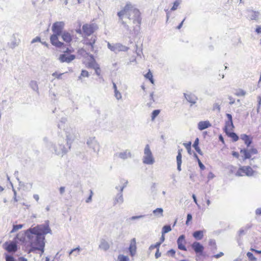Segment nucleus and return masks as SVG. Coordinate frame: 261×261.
Returning <instances> with one entry per match:
<instances>
[{
  "label": "nucleus",
  "mask_w": 261,
  "mask_h": 261,
  "mask_svg": "<svg viewBox=\"0 0 261 261\" xmlns=\"http://www.w3.org/2000/svg\"><path fill=\"white\" fill-rule=\"evenodd\" d=\"M96 29V25L94 24H84L82 29L85 35L90 36L92 34H93L95 30Z\"/></svg>",
  "instance_id": "nucleus-10"
},
{
  "label": "nucleus",
  "mask_w": 261,
  "mask_h": 261,
  "mask_svg": "<svg viewBox=\"0 0 261 261\" xmlns=\"http://www.w3.org/2000/svg\"><path fill=\"white\" fill-rule=\"evenodd\" d=\"M249 151L250 152L251 154H255L257 153V150L255 148H251Z\"/></svg>",
  "instance_id": "nucleus-54"
},
{
  "label": "nucleus",
  "mask_w": 261,
  "mask_h": 261,
  "mask_svg": "<svg viewBox=\"0 0 261 261\" xmlns=\"http://www.w3.org/2000/svg\"><path fill=\"white\" fill-rule=\"evenodd\" d=\"M98 248L99 249L104 251H107L110 248V244L106 240L104 239H101L100 240Z\"/></svg>",
  "instance_id": "nucleus-15"
},
{
  "label": "nucleus",
  "mask_w": 261,
  "mask_h": 261,
  "mask_svg": "<svg viewBox=\"0 0 261 261\" xmlns=\"http://www.w3.org/2000/svg\"><path fill=\"white\" fill-rule=\"evenodd\" d=\"M142 161L143 163L146 165H152L155 162L154 157L148 144L145 145Z\"/></svg>",
  "instance_id": "nucleus-6"
},
{
  "label": "nucleus",
  "mask_w": 261,
  "mask_h": 261,
  "mask_svg": "<svg viewBox=\"0 0 261 261\" xmlns=\"http://www.w3.org/2000/svg\"><path fill=\"white\" fill-rule=\"evenodd\" d=\"M186 243L185 237L184 235H181L179 237L177 240L178 248L181 250L186 251L187 248L185 246Z\"/></svg>",
  "instance_id": "nucleus-14"
},
{
  "label": "nucleus",
  "mask_w": 261,
  "mask_h": 261,
  "mask_svg": "<svg viewBox=\"0 0 261 261\" xmlns=\"http://www.w3.org/2000/svg\"><path fill=\"white\" fill-rule=\"evenodd\" d=\"M65 188L64 187H61L59 189L60 193L61 195H63L65 192Z\"/></svg>",
  "instance_id": "nucleus-58"
},
{
  "label": "nucleus",
  "mask_w": 261,
  "mask_h": 261,
  "mask_svg": "<svg viewBox=\"0 0 261 261\" xmlns=\"http://www.w3.org/2000/svg\"><path fill=\"white\" fill-rule=\"evenodd\" d=\"M228 99H229V100H230V101H229V105H233V104H234V102H235V100H234V99L233 97H232L231 96H229V97H228Z\"/></svg>",
  "instance_id": "nucleus-55"
},
{
  "label": "nucleus",
  "mask_w": 261,
  "mask_h": 261,
  "mask_svg": "<svg viewBox=\"0 0 261 261\" xmlns=\"http://www.w3.org/2000/svg\"><path fill=\"white\" fill-rule=\"evenodd\" d=\"M193 236L196 240H200L203 238V231L202 230L195 231L193 232Z\"/></svg>",
  "instance_id": "nucleus-25"
},
{
  "label": "nucleus",
  "mask_w": 261,
  "mask_h": 261,
  "mask_svg": "<svg viewBox=\"0 0 261 261\" xmlns=\"http://www.w3.org/2000/svg\"><path fill=\"white\" fill-rule=\"evenodd\" d=\"M255 213L256 216H261V207L256 208Z\"/></svg>",
  "instance_id": "nucleus-53"
},
{
  "label": "nucleus",
  "mask_w": 261,
  "mask_h": 261,
  "mask_svg": "<svg viewBox=\"0 0 261 261\" xmlns=\"http://www.w3.org/2000/svg\"><path fill=\"white\" fill-rule=\"evenodd\" d=\"M211 126L208 121H200L198 124V128L199 130H202Z\"/></svg>",
  "instance_id": "nucleus-21"
},
{
  "label": "nucleus",
  "mask_w": 261,
  "mask_h": 261,
  "mask_svg": "<svg viewBox=\"0 0 261 261\" xmlns=\"http://www.w3.org/2000/svg\"><path fill=\"white\" fill-rule=\"evenodd\" d=\"M18 240L23 241L24 238H19V234H18L12 241L6 242L3 244L4 248L9 252H15L17 250Z\"/></svg>",
  "instance_id": "nucleus-5"
},
{
  "label": "nucleus",
  "mask_w": 261,
  "mask_h": 261,
  "mask_svg": "<svg viewBox=\"0 0 261 261\" xmlns=\"http://www.w3.org/2000/svg\"><path fill=\"white\" fill-rule=\"evenodd\" d=\"M96 41V37L92 36L90 39H87L86 40V44L91 46V50H93L94 48V44Z\"/></svg>",
  "instance_id": "nucleus-27"
},
{
  "label": "nucleus",
  "mask_w": 261,
  "mask_h": 261,
  "mask_svg": "<svg viewBox=\"0 0 261 261\" xmlns=\"http://www.w3.org/2000/svg\"><path fill=\"white\" fill-rule=\"evenodd\" d=\"M229 137L231 138L232 140L234 142H236L239 140V137L238 135L233 132H229L228 133H226Z\"/></svg>",
  "instance_id": "nucleus-32"
},
{
  "label": "nucleus",
  "mask_w": 261,
  "mask_h": 261,
  "mask_svg": "<svg viewBox=\"0 0 261 261\" xmlns=\"http://www.w3.org/2000/svg\"><path fill=\"white\" fill-rule=\"evenodd\" d=\"M199 144V139L198 138H196L194 142V144L193 145V147L195 148L196 151L200 154L202 155V153L200 149V148L198 146Z\"/></svg>",
  "instance_id": "nucleus-31"
},
{
  "label": "nucleus",
  "mask_w": 261,
  "mask_h": 261,
  "mask_svg": "<svg viewBox=\"0 0 261 261\" xmlns=\"http://www.w3.org/2000/svg\"><path fill=\"white\" fill-rule=\"evenodd\" d=\"M95 74L97 75L100 76V68H97V69H96V70H95Z\"/></svg>",
  "instance_id": "nucleus-61"
},
{
  "label": "nucleus",
  "mask_w": 261,
  "mask_h": 261,
  "mask_svg": "<svg viewBox=\"0 0 261 261\" xmlns=\"http://www.w3.org/2000/svg\"><path fill=\"white\" fill-rule=\"evenodd\" d=\"M152 213L157 217H162L163 216V209L162 208H157L153 211Z\"/></svg>",
  "instance_id": "nucleus-30"
},
{
  "label": "nucleus",
  "mask_w": 261,
  "mask_h": 261,
  "mask_svg": "<svg viewBox=\"0 0 261 261\" xmlns=\"http://www.w3.org/2000/svg\"><path fill=\"white\" fill-rule=\"evenodd\" d=\"M147 215H139V216H134L129 218L130 220H136L138 219H140L141 218H143L145 217H146Z\"/></svg>",
  "instance_id": "nucleus-39"
},
{
  "label": "nucleus",
  "mask_w": 261,
  "mask_h": 261,
  "mask_svg": "<svg viewBox=\"0 0 261 261\" xmlns=\"http://www.w3.org/2000/svg\"><path fill=\"white\" fill-rule=\"evenodd\" d=\"M195 155L197 158L198 165H199V166L200 169L202 170H204L205 168L204 165L201 163L200 160L198 158V156H197V155L196 154H195Z\"/></svg>",
  "instance_id": "nucleus-43"
},
{
  "label": "nucleus",
  "mask_w": 261,
  "mask_h": 261,
  "mask_svg": "<svg viewBox=\"0 0 261 261\" xmlns=\"http://www.w3.org/2000/svg\"><path fill=\"white\" fill-rule=\"evenodd\" d=\"M247 256L250 261H256V258L255 257L251 252H248L247 253Z\"/></svg>",
  "instance_id": "nucleus-40"
},
{
  "label": "nucleus",
  "mask_w": 261,
  "mask_h": 261,
  "mask_svg": "<svg viewBox=\"0 0 261 261\" xmlns=\"http://www.w3.org/2000/svg\"><path fill=\"white\" fill-rule=\"evenodd\" d=\"M161 244L162 242H159L154 244L155 248H156V250L159 249L160 246H161Z\"/></svg>",
  "instance_id": "nucleus-63"
},
{
  "label": "nucleus",
  "mask_w": 261,
  "mask_h": 261,
  "mask_svg": "<svg viewBox=\"0 0 261 261\" xmlns=\"http://www.w3.org/2000/svg\"><path fill=\"white\" fill-rule=\"evenodd\" d=\"M240 152L244 155V160L250 159L251 158V154L249 150L243 149L241 150Z\"/></svg>",
  "instance_id": "nucleus-29"
},
{
  "label": "nucleus",
  "mask_w": 261,
  "mask_h": 261,
  "mask_svg": "<svg viewBox=\"0 0 261 261\" xmlns=\"http://www.w3.org/2000/svg\"><path fill=\"white\" fill-rule=\"evenodd\" d=\"M23 226L22 224H18V225H14L13 226V228L11 231V233L14 232L17 230L21 229Z\"/></svg>",
  "instance_id": "nucleus-38"
},
{
  "label": "nucleus",
  "mask_w": 261,
  "mask_h": 261,
  "mask_svg": "<svg viewBox=\"0 0 261 261\" xmlns=\"http://www.w3.org/2000/svg\"><path fill=\"white\" fill-rule=\"evenodd\" d=\"M182 149H178V154L176 156V162H177V169L178 171H180L181 170V165L182 163V160H181V158H182L181 152H182Z\"/></svg>",
  "instance_id": "nucleus-20"
},
{
  "label": "nucleus",
  "mask_w": 261,
  "mask_h": 261,
  "mask_svg": "<svg viewBox=\"0 0 261 261\" xmlns=\"http://www.w3.org/2000/svg\"><path fill=\"white\" fill-rule=\"evenodd\" d=\"M258 174V172L253 170L250 166H242L236 173L237 176H242L246 175L247 176H254Z\"/></svg>",
  "instance_id": "nucleus-7"
},
{
  "label": "nucleus",
  "mask_w": 261,
  "mask_h": 261,
  "mask_svg": "<svg viewBox=\"0 0 261 261\" xmlns=\"http://www.w3.org/2000/svg\"><path fill=\"white\" fill-rule=\"evenodd\" d=\"M255 32L257 34L261 33V26H259V25L257 26V27L255 29Z\"/></svg>",
  "instance_id": "nucleus-62"
},
{
  "label": "nucleus",
  "mask_w": 261,
  "mask_h": 261,
  "mask_svg": "<svg viewBox=\"0 0 261 261\" xmlns=\"http://www.w3.org/2000/svg\"><path fill=\"white\" fill-rule=\"evenodd\" d=\"M29 85L33 90L37 92V93H39L38 85V83L37 81H33V80L31 81Z\"/></svg>",
  "instance_id": "nucleus-26"
},
{
  "label": "nucleus",
  "mask_w": 261,
  "mask_h": 261,
  "mask_svg": "<svg viewBox=\"0 0 261 261\" xmlns=\"http://www.w3.org/2000/svg\"><path fill=\"white\" fill-rule=\"evenodd\" d=\"M234 127L232 121H227L225 122L224 131L225 133H228V130H232Z\"/></svg>",
  "instance_id": "nucleus-24"
},
{
  "label": "nucleus",
  "mask_w": 261,
  "mask_h": 261,
  "mask_svg": "<svg viewBox=\"0 0 261 261\" xmlns=\"http://www.w3.org/2000/svg\"><path fill=\"white\" fill-rule=\"evenodd\" d=\"M51 230L49 226V221L44 224L37 225L33 228H30L25 231V235L30 244V251L38 250L43 253L45 247V235L51 233Z\"/></svg>",
  "instance_id": "nucleus-2"
},
{
  "label": "nucleus",
  "mask_w": 261,
  "mask_h": 261,
  "mask_svg": "<svg viewBox=\"0 0 261 261\" xmlns=\"http://www.w3.org/2000/svg\"><path fill=\"white\" fill-rule=\"evenodd\" d=\"M37 42H41V39L39 37H36L35 38H34L32 41L31 43H34Z\"/></svg>",
  "instance_id": "nucleus-51"
},
{
  "label": "nucleus",
  "mask_w": 261,
  "mask_h": 261,
  "mask_svg": "<svg viewBox=\"0 0 261 261\" xmlns=\"http://www.w3.org/2000/svg\"><path fill=\"white\" fill-rule=\"evenodd\" d=\"M223 255H224V253L222 252H220L219 253L215 255L214 257H215L216 258H218L221 257L222 256H223Z\"/></svg>",
  "instance_id": "nucleus-59"
},
{
  "label": "nucleus",
  "mask_w": 261,
  "mask_h": 261,
  "mask_svg": "<svg viewBox=\"0 0 261 261\" xmlns=\"http://www.w3.org/2000/svg\"><path fill=\"white\" fill-rule=\"evenodd\" d=\"M237 96H244L246 94V92L242 89H240L238 91H237L236 94Z\"/></svg>",
  "instance_id": "nucleus-44"
},
{
  "label": "nucleus",
  "mask_w": 261,
  "mask_h": 261,
  "mask_svg": "<svg viewBox=\"0 0 261 261\" xmlns=\"http://www.w3.org/2000/svg\"><path fill=\"white\" fill-rule=\"evenodd\" d=\"M66 119L62 118L58 124V127L60 129H63L66 138V146L64 144V139L63 138H59L57 142L54 144L49 142L47 138H44L43 141L46 143V146L53 153L57 155L63 156L66 154L70 149L71 145L75 137V130L71 127L65 128Z\"/></svg>",
  "instance_id": "nucleus-1"
},
{
  "label": "nucleus",
  "mask_w": 261,
  "mask_h": 261,
  "mask_svg": "<svg viewBox=\"0 0 261 261\" xmlns=\"http://www.w3.org/2000/svg\"><path fill=\"white\" fill-rule=\"evenodd\" d=\"M248 17L250 20H257L259 18L260 13L259 11H254L251 9L247 10Z\"/></svg>",
  "instance_id": "nucleus-13"
},
{
  "label": "nucleus",
  "mask_w": 261,
  "mask_h": 261,
  "mask_svg": "<svg viewBox=\"0 0 261 261\" xmlns=\"http://www.w3.org/2000/svg\"><path fill=\"white\" fill-rule=\"evenodd\" d=\"M241 139L244 141V143L247 147H249L252 143L251 139H250L249 137L246 134L241 135Z\"/></svg>",
  "instance_id": "nucleus-23"
},
{
  "label": "nucleus",
  "mask_w": 261,
  "mask_h": 261,
  "mask_svg": "<svg viewBox=\"0 0 261 261\" xmlns=\"http://www.w3.org/2000/svg\"><path fill=\"white\" fill-rule=\"evenodd\" d=\"M209 245L210 246H215L216 245L215 241L214 240H210L209 241Z\"/></svg>",
  "instance_id": "nucleus-64"
},
{
  "label": "nucleus",
  "mask_w": 261,
  "mask_h": 261,
  "mask_svg": "<svg viewBox=\"0 0 261 261\" xmlns=\"http://www.w3.org/2000/svg\"><path fill=\"white\" fill-rule=\"evenodd\" d=\"M136 244V239L134 238L131 240L130 244L128 248V250L129 251L130 255L132 256H134L136 253L137 247Z\"/></svg>",
  "instance_id": "nucleus-17"
},
{
  "label": "nucleus",
  "mask_w": 261,
  "mask_h": 261,
  "mask_svg": "<svg viewBox=\"0 0 261 261\" xmlns=\"http://www.w3.org/2000/svg\"><path fill=\"white\" fill-rule=\"evenodd\" d=\"M145 77L149 79V80L150 81V82L152 83V84H153L154 83V80L153 79V76H152V73L149 71L146 75H145Z\"/></svg>",
  "instance_id": "nucleus-41"
},
{
  "label": "nucleus",
  "mask_w": 261,
  "mask_h": 261,
  "mask_svg": "<svg viewBox=\"0 0 261 261\" xmlns=\"http://www.w3.org/2000/svg\"><path fill=\"white\" fill-rule=\"evenodd\" d=\"M119 20L123 27L127 31L129 30V27L126 22L123 20L124 16L130 20H132L134 24H136V28L134 29L135 32L138 31L140 29V25L141 23L142 18L141 17V13L139 9L136 8L135 6L130 3H127L124 7L120 11L117 13Z\"/></svg>",
  "instance_id": "nucleus-3"
},
{
  "label": "nucleus",
  "mask_w": 261,
  "mask_h": 261,
  "mask_svg": "<svg viewBox=\"0 0 261 261\" xmlns=\"http://www.w3.org/2000/svg\"><path fill=\"white\" fill-rule=\"evenodd\" d=\"M108 47L111 51L115 53H117L119 51H126L128 49V47L123 45L120 43L112 44L108 42Z\"/></svg>",
  "instance_id": "nucleus-9"
},
{
  "label": "nucleus",
  "mask_w": 261,
  "mask_h": 261,
  "mask_svg": "<svg viewBox=\"0 0 261 261\" xmlns=\"http://www.w3.org/2000/svg\"><path fill=\"white\" fill-rule=\"evenodd\" d=\"M75 58V56L74 55H67L65 54H61L59 57V60L61 63H67L71 62Z\"/></svg>",
  "instance_id": "nucleus-12"
},
{
  "label": "nucleus",
  "mask_w": 261,
  "mask_h": 261,
  "mask_svg": "<svg viewBox=\"0 0 261 261\" xmlns=\"http://www.w3.org/2000/svg\"><path fill=\"white\" fill-rule=\"evenodd\" d=\"M118 261H129V258L127 256L123 254H119L117 258Z\"/></svg>",
  "instance_id": "nucleus-34"
},
{
  "label": "nucleus",
  "mask_w": 261,
  "mask_h": 261,
  "mask_svg": "<svg viewBox=\"0 0 261 261\" xmlns=\"http://www.w3.org/2000/svg\"><path fill=\"white\" fill-rule=\"evenodd\" d=\"M181 1V0H175L173 3V5L171 8L170 11H175L177 9V7L180 5Z\"/></svg>",
  "instance_id": "nucleus-35"
},
{
  "label": "nucleus",
  "mask_w": 261,
  "mask_h": 261,
  "mask_svg": "<svg viewBox=\"0 0 261 261\" xmlns=\"http://www.w3.org/2000/svg\"><path fill=\"white\" fill-rule=\"evenodd\" d=\"M192 247L196 253H202L203 251V246L199 242H194L192 245Z\"/></svg>",
  "instance_id": "nucleus-16"
},
{
  "label": "nucleus",
  "mask_w": 261,
  "mask_h": 261,
  "mask_svg": "<svg viewBox=\"0 0 261 261\" xmlns=\"http://www.w3.org/2000/svg\"><path fill=\"white\" fill-rule=\"evenodd\" d=\"M114 95L117 100H119L122 98L121 94L118 90L114 91Z\"/></svg>",
  "instance_id": "nucleus-42"
},
{
  "label": "nucleus",
  "mask_w": 261,
  "mask_h": 261,
  "mask_svg": "<svg viewBox=\"0 0 261 261\" xmlns=\"http://www.w3.org/2000/svg\"><path fill=\"white\" fill-rule=\"evenodd\" d=\"M81 250V249L79 246L72 249V251H73V252L77 251V254H74L75 256H76L77 255V254H79Z\"/></svg>",
  "instance_id": "nucleus-52"
},
{
  "label": "nucleus",
  "mask_w": 261,
  "mask_h": 261,
  "mask_svg": "<svg viewBox=\"0 0 261 261\" xmlns=\"http://www.w3.org/2000/svg\"><path fill=\"white\" fill-rule=\"evenodd\" d=\"M123 181H124L123 185L122 186H121V187H120V189H119V191H120L121 192H123V189H124V188H125L126 187L127 182H128L127 180H121V182H122Z\"/></svg>",
  "instance_id": "nucleus-46"
},
{
  "label": "nucleus",
  "mask_w": 261,
  "mask_h": 261,
  "mask_svg": "<svg viewBox=\"0 0 261 261\" xmlns=\"http://www.w3.org/2000/svg\"><path fill=\"white\" fill-rule=\"evenodd\" d=\"M184 146L186 147V148L188 150V151L189 152L191 150V142H189L188 143H185L183 144Z\"/></svg>",
  "instance_id": "nucleus-47"
},
{
  "label": "nucleus",
  "mask_w": 261,
  "mask_h": 261,
  "mask_svg": "<svg viewBox=\"0 0 261 261\" xmlns=\"http://www.w3.org/2000/svg\"><path fill=\"white\" fill-rule=\"evenodd\" d=\"M161 256V253L160 252L159 249H157L155 254V257L156 258H159Z\"/></svg>",
  "instance_id": "nucleus-56"
},
{
  "label": "nucleus",
  "mask_w": 261,
  "mask_h": 261,
  "mask_svg": "<svg viewBox=\"0 0 261 261\" xmlns=\"http://www.w3.org/2000/svg\"><path fill=\"white\" fill-rule=\"evenodd\" d=\"M60 36H61L63 40L67 43H69L72 40V35L66 31H63Z\"/></svg>",
  "instance_id": "nucleus-18"
},
{
  "label": "nucleus",
  "mask_w": 261,
  "mask_h": 261,
  "mask_svg": "<svg viewBox=\"0 0 261 261\" xmlns=\"http://www.w3.org/2000/svg\"><path fill=\"white\" fill-rule=\"evenodd\" d=\"M184 96L187 100L189 102L192 104H195L196 102L197 98L194 95L192 94H187L184 93Z\"/></svg>",
  "instance_id": "nucleus-22"
},
{
  "label": "nucleus",
  "mask_w": 261,
  "mask_h": 261,
  "mask_svg": "<svg viewBox=\"0 0 261 261\" xmlns=\"http://www.w3.org/2000/svg\"><path fill=\"white\" fill-rule=\"evenodd\" d=\"M88 146L93 151L98 153L100 150V145L95 137H90L87 139L86 142Z\"/></svg>",
  "instance_id": "nucleus-8"
},
{
  "label": "nucleus",
  "mask_w": 261,
  "mask_h": 261,
  "mask_svg": "<svg viewBox=\"0 0 261 261\" xmlns=\"http://www.w3.org/2000/svg\"><path fill=\"white\" fill-rule=\"evenodd\" d=\"M124 201L122 192L119 191V192L116 195L113 202V205H115L117 204H121Z\"/></svg>",
  "instance_id": "nucleus-19"
},
{
  "label": "nucleus",
  "mask_w": 261,
  "mask_h": 261,
  "mask_svg": "<svg viewBox=\"0 0 261 261\" xmlns=\"http://www.w3.org/2000/svg\"><path fill=\"white\" fill-rule=\"evenodd\" d=\"M114 156L122 160H126L132 158V154L129 150L126 149L123 151L115 153Z\"/></svg>",
  "instance_id": "nucleus-11"
},
{
  "label": "nucleus",
  "mask_w": 261,
  "mask_h": 261,
  "mask_svg": "<svg viewBox=\"0 0 261 261\" xmlns=\"http://www.w3.org/2000/svg\"><path fill=\"white\" fill-rule=\"evenodd\" d=\"M6 261H14V258L12 256L7 255L6 256Z\"/></svg>",
  "instance_id": "nucleus-50"
},
{
  "label": "nucleus",
  "mask_w": 261,
  "mask_h": 261,
  "mask_svg": "<svg viewBox=\"0 0 261 261\" xmlns=\"http://www.w3.org/2000/svg\"><path fill=\"white\" fill-rule=\"evenodd\" d=\"M171 230V228L170 225H166L164 226L162 228V234L163 235H164V234L169 232Z\"/></svg>",
  "instance_id": "nucleus-33"
},
{
  "label": "nucleus",
  "mask_w": 261,
  "mask_h": 261,
  "mask_svg": "<svg viewBox=\"0 0 261 261\" xmlns=\"http://www.w3.org/2000/svg\"><path fill=\"white\" fill-rule=\"evenodd\" d=\"M89 76V72L86 70H82L80 75L79 76L77 80L80 81L81 83L83 82V77H88Z\"/></svg>",
  "instance_id": "nucleus-28"
},
{
  "label": "nucleus",
  "mask_w": 261,
  "mask_h": 261,
  "mask_svg": "<svg viewBox=\"0 0 261 261\" xmlns=\"http://www.w3.org/2000/svg\"><path fill=\"white\" fill-rule=\"evenodd\" d=\"M214 177H215V175L212 172H210L207 175L208 179H211Z\"/></svg>",
  "instance_id": "nucleus-57"
},
{
  "label": "nucleus",
  "mask_w": 261,
  "mask_h": 261,
  "mask_svg": "<svg viewBox=\"0 0 261 261\" xmlns=\"http://www.w3.org/2000/svg\"><path fill=\"white\" fill-rule=\"evenodd\" d=\"M160 113V110H153L151 113V120H153L158 116Z\"/></svg>",
  "instance_id": "nucleus-37"
},
{
  "label": "nucleus",
  "mask_w": 261,
  "mask_h": 261,
  "mask_svg": "<svg viewBox=\"0 0 261 261\" xmlns=\"http://www.w3.org/2000/svg\"><path fill=\"white\" fill-rule=\"evenodd\" d=\"M192 198H193V200H194V202L196 204V205H197L198 207H199V204H198V203H197V200L196 197V196H195V194H193V195H192Z\"/></svg>",
  "instance_id": "nucleus-60"
},
{
  "label": "nucleus",
  "mask_w": 261,
  "mask_h": 261,
  "mask_svg": "<svg viewBox=\"0 0 261 261\" xmlns=\"http://www.w3.org/2000/svg\"><path fill=\"white\" fill-rule=\"evenodd\" d=\"M64 73H58L57 72H55L52 74V76L55 77L56 78L58 79H62V75Z\"/></svg>",
  "instance_id": "nucleus-45"
},
{
  "label": "nucleus",
  "mask_w": 261,
  "mask_h": 261,
  "mask_svg": "<svg viewBox=\"0 0 261 261\" xmlns=\"http://www.w3.org/2000/svg\"><path fill=\"white\" fill-rule=\"evenodd\" d=\"M65 23L63 21H57L53 23L52 25V31L53 34L50 36V40L51 43L57 47L61 48L64 46V43L58 40V37L63 33Z\"/></svg>",
  "instance_id": "nucleus-4"
},
{
  "label": "nucleus",
  "mask_w": 261,
  "mask_h": 261,
  "mask_svg": "<svg viewBox=\"0 0 261 261\" xmlns=\"http://www.w3.org/2000/svg\"><path fill=\"white\" fill-rule=\"evenodd\" d=\"M246 233L245 231L243 229H240L238 231V238L237 239L238 242L240 243V241L241 240V237L245 235Z\"/></svg>",
  "instance_id": "nucleus-36"
},
{
  "label": "nucleus",
  "mask_w": 261,
  "mask_h": 261,
  "mask_svg": "<svg viewBox=\"0 0 261 261\" xmlns=\"http://www.w3.org/2000/svg\"><path fill=\"white\" fill-rule=\"evenodd\" d=\"M175 252H176L174 249H171L167 251V254L170 255L172 257H174Z\"/></svg>",
  "instance_id": "nucleus-49"
},
{
  "label": "nucleus",
  "mask_w": 261,
  "mask_h": 261,
  "mask_svg": "<svg viewBox=\"0 0 261 261\" xmlns=\"http://www.w3.org/2000/svg\"><path fill=\"white\" fill-rule=\"evenodd\" d=\"M213 109L217 110L218 112H220L221 110L220 105L218 103H215L213 105Z\"/></svg>",
  "instance_id": "nucleus-48"
}]
</instances>
